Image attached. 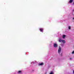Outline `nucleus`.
I'll return each instance as SVG.
<instances>
[{
  "mask_svg": "<svg viewBox=\"0 0 74 74\" xmlns=\"http://www.w3.org/2000/svg\"><path fill=\"white\" fill-rule=\"evenodd\" d=\"M62 54L61 53V54H60V55H62Z\"/></svg>",
  "mask_w": 74,
  "mask_h": 74,
  "instance_id": "2eb2a0df",
  "label": "nucleus"
},
{
  "mask_svg": "<svg viewBox=\"0 0 74 74\" xmlns=\"http://www.w3.org/2000/svg\"><path fill=\"white\" fill-rule=\"evenodd\" d=\"M72 59H73V58H69V60H72Z\"/></svg>",
  "mask_w": 74,
  "mask_h": 74,
  "instance_id": "9b49d317",
  "label": "nucleus"
},
{
  "mask_svg": "<svg viewBox=\"0 0 74 74\" xmlns=\"http://www.w3.org/2000/svg\"><path fill=\"white\" fill-rule=\"evenodd\" d=\"M73 4H74V3H73Z\"/></svg>",
  "mask_w": 74,
  "mask_h": 74,
  "instance_id": "dca6fc26",
  "label": "nucleus"
},
{
  "mask_svg": "<svg viewBox=\"0 0 74 74\" xmlns=\"http://www.w3.org/2000/svg\"><path fill=\"white\" fill-rule=\"evenodd\" d=\"M61 51H62V49H61V47H60L58 51V52L59 53H60V52H61Z\"/></svg>",
  "mask_w": 74,
  "mask_h": 74,
  "instance_id": "f03ea898",
  "label": "nucleus"
},
{
  "mask_svg": "<svg viewBox=\"0 0 74 74\" xmlns=\"http://www.w3.org/2000/svg\"><path fill=\"white\" fill-rule=\"evenodd\" d=\"M43 64H44V63H43V62L40 63L39 64V66H42Z\"/></svg>",
  "mask_w": 74,
  "mask_h": 74,
  "instance_id": "39448f33",
  "label": "nucleus"
},
{
  "mask_svg": "<svg viewBox=\"0 0 74 74\" xmlns=\"http://www.w3.org/2000/svg\"><path fill=\"white\" fill-rule=\"evenodd\" d=\"M31 64H34V62H31Z\"/></svg>",
  "mask_w": 74,
  "mask_h": 74,
  "instance_id": "ddd939ff",
  "label": "nucleus"
},
{
  "mask_svg": "<svg viewBox=\"0 0 74 74\" xmlns=\"http://www.w3.org/2000/svg\"><path fill=\"white\" fill-rule=\"evenodd\" d=\"M73 73L74 74V71H73Z\"/></svg>",
  "mask_w": 74,
  "mask_h": 74,
  "instance_id": "4468645a",
  "label": "nucleus"
},
{
  "mask_svg": "<svg viewBox=\"0 0 74 74\" xmlns=\"http://www.w3.org/2000/svg\"><path fill=\"white\" fill-rule=\"evenodd\" d=\"M18 74H22V71H19L18 72Z\"/></svg>",
  "mask_w": 74,
  "mask_h": 74,
  "instance_id": "20e7f679",
  "label": "nucleus"
},
{
  "mask_svg": "<svg viewBox=\"0 0 74 74\" xmlns=\"http://www.w3.org/2000/svg\"><path fill=\"white\" fill-rule=\"evenodd\" d=\"M72 54H74V51H73L72 52Z\"/></svg>",
  "mask_w": 74,
  "mask_h": 74,
  "instance_id": "f8f14e48",
  "label": "nucleus"
},
{
  "mask_svg": "<svg viewBox=\"0 0 74 74\" xmlns=\"http://www.w3.org/2000/svg\"><path fill=\"white\" fill-rule=\"evenodd\" d=\"M59 41L60 42H62L63 44H65L66 43V41L65 40H62L61 39H59Z\"/></svg>",
  "mask_w": 74,
  "mask_h": 74,
  "instance_id": "f257e3e1",
  "label": "nucleus"
},
{
  "mask_svg": "<svg viewBox=\"0 0 74 74\" xmlns=\"http://www.w3.org/2000/svg\"><path fill=\"white\" fill-rule=\"evenodd\" d=\"M73 1V0H70L69 2V3H71Z\"/></svg>",
  "mask_w": 74,
  "mask_h": 74,
  "instance_id": "0eeeda50",
  "label": "nucleus"
},
{
  "mask_svg": "<svg viewBox=\"0 0 74 74\" xmlns=\"http://www.w3.org/2000/svg\"><path fill=\"white\" fill-rule=\"evenodd\" d=\"M68 28L69 29H71V27L70 26H69L68 27Z\"/></svg>",
  "mask_w": 74,
  "mask_h": 74,
  "instance_id": "9d476101",
  "label": "nucleus"
},
{
  "mask_svg": "<svg viewBox=\"0 0 74 74\" xmlns=\"http://www.w3.org/2000/svg\"><path fill=\"white\" fill-rule=\"evenodd\" d=\"M54 47V48H57L58 47V44L56 43H54L53 45Z\"/></svg>",
  "mask_w": 74,
  "mask_h": 74,
  "instance_id": "7ed1b4c3",
  "label": "nucleus"
},
{
  "mask_svg": "<svg viewBox=\"0 0 74 74\" xmlns=\"http://www.w3.org/2000/svg\"><path fill=\"white\" fill-rule=\"evenodd\" d=\"M66 36L64 35H62L63 38H66Z\"/></svg>",
  "mask_w": 74,
  "mask_h": 74,
  "instance_id": "423d86ee",
  "label": "nucleus"
},
{
  "mask_svg": "<svg viewBox=\"0 0 74 74\" xmlns=\"http://www.w3.org/2000/svg\"><path fill=\"white\" fill-rule=\"evenodd\" d=\"M49 74H54V72L53 71H51L50 72Z\"/></svg>",
  "mask_w": 74,
  "mask_h": 74,
  "instance_id": "1a4fd4ad",
  "label": "nucleus"
},
{
  "mask_svg": "<svg viewBox=\"0 0 74 74\" xmlns=\"http://www.w3.org/2000/svg\"><path fill=\"white\" fill-rule=\"evenodd\" d=\"M40 32H43V29H42V28H40Z\"/></svg>",
  "mask_w": 74,
  "mask_h": 74,
  "instance_id": "6e6552de",
  "label": "nucleus"
}]
</instances>
